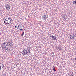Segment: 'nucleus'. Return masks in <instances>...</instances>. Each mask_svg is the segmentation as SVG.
Returning <instances> with one entry per match:
<instances>
[{
    "instance_id": "f03ea898",
    "label": "nucleus",
    "mask_w": 76,
    "mask_h": 76,
    "mask_svg": "<svg viewBox=\"0 0 76 76\" xmlns=\"http://www.w3.org/2000/svg\"><path fill=\"white\" fill-rule=\"evenodd\" d=\"M5 20V21L4 20H2V21H3L4 23L6 24H9V23H11L12 20L11 18H6Z\"/></svg>"
},
{
    "instance_id": "f8f14e48",
    "label": "nucleus",
    "mask_w": 76,
    "mask_h": 76,
    "mask_svg": "<svg viewBox=\"0 0 76 76\" xmlns=\"http://www.w3.org/2000/svg\"><path fill=\"white\" fill-rule=\"evenodd\" d=\"M52 68L53 70L55 71H56V70H55V67H54V66H53Z\"/></svg>"
},
{
    "instance_id": "f257e3e1",
    "label": "nucleus",
    "mask_w": 76,
    "mask_h": 76,
    "mask_svg": "<svg viewBox=\"0 0 76 76\" xmlns=\"http://www.w3.org/2000/svg\"><path fill=\"white\" fill-rule=\"evenodd\" d=\"M31 48L29 47L27 48L26 50H24L23 51V53L24 55H25L26 54H27L28 56H29V53H31Z\"/></svg>"
},
{
    "instance_id": "6ab92c4d",
    "label": "nucleus",
    "mask_w": 76,
    "mask_h": 76,
    "mask_svg": "<svg viewBox=\"0 0 76 76\" xmlns=\"http://www.w3.org/2000/svg\"><path fill=\"white\" fill-rule=\"evenodd\" d=\"M75 60L76 61V58H75Z\"/></svg>"
},
{
    "instance_id": "20e7f679",
    "label": "nucleus",
    "mask_w": 76,
    "mask_h": 76,
    "mask_svg": "<svg viewBox=\"0 0 76 76\" xmlns=\"http://www.w3.org/2000/svg\"><path fill=\"white\" fill-rule=\"evenodd\" d=\"M18 26L20 30H23L24 28V26L22 24H20L18 25Z\"/></svg>"
},
{
    "instance_id": "1a4fd4ad",
    "label": "nucleus",
    "mask_w": 76,
    "mask_h": 76,
    "mask_svg": "<svg viewBox=\"0 0 76 76\" xmlns=\"http://www.w3.org/2000/svg\"><path fill=\"white\" fill-rule=\"evenodd\" d=\"M58 49L59 50H61V51L63 50V49H61V46H58Z\"/></svg>"
},
{
    "instance_id": "39448f33",
    "label": "nucleus",
    "mask_w": 76,
    "mask_h": 76,
    "mask_svg": "<svg viewBox=\"0 0 76 76\" xmlns=\"http://www.w3.org/2000/svg\"><path fill=\"white\" fill-rule=\"evenodd\" d=\"M50 37L51 38V39L52 41H56V38H57V37H56L55 36H54L53 35H50Z\"/></svg>"
},
{
    "instance_id": "0eeeda50",
    "label": "nucleus",
    "mask_w": 76,
    "mask_h": 76,
    "mask_svg": "<svg viewBox=\"0 0 76 76\" xmlns=\"http://www.w3.org/2000/svg\"><path fill=\"white\" fill-rule=\"evenodd\" d=\"M10 48H9V47L8 45L5 46L4 47V49L5 50H9V49Z\"/></svg>"
},
{
    "instance_id": "7ed1b4c3",
    "label": "nucleus",
    "mask_w": 76,
    "mask_h": 76,
    "mask_svg": "<svg viewBox=\"0 0 76 76\" xmlns=\"http://www.w3.org/2000/svg\"><path fill=\"white\" fill-rule=\"evenodd\" d=\"M5 7L7 10H10V8H11V7L10 6V4H9L5 5Z\"/></svg>"
},
{
    "instance_id": "6e6552de",
    "label": "nucleus",
    "mask_w": 76,
    "mask_h": 76,
    "mask_svg": "<svg viewBox=\"0 0 76 76\" xmlns=\"http://www.w3.org/2000/svg\"><path fill=\"white\" fill-rule=\"evenodd\" d=\"M42 18L43 20H46L47 18V17H46V15H45H45H44L42 16Z\"/></svg>"
},
{
    "instance_id": "ddd939ff",
    "label": "nucleus",
    "mask_w": 76,
    "mask_h": 76,
    "mask_svg": "<svg viewBox=\"0 0 76 76\" xmlns=\"http://www.w3.org/2000/svg\"><path fill=\"white\" fill-rule=\"evenodd\" d=\"M63 16L64 18H66V15L64 14L63 15Z\"/></svg>"
},
{
    "instance_id": "423d86ee",
    "label": "nucleus",
    "mask_w": 76,
    "mask_h": 76,
    "mask_svg": "<svg viewBox=\"0 0 76 76\" xmlns=\"http://www.w3.org/2000/svg\"><path fill=\"white\" fill-rule=\"evenodd\" d=\"M70 37L71 39H73L75 38V36L74 34H72L70 35Z\"/></svg>"
},
{
    "instance_id": "a211bd4d",
    "label": "nucleus",
    "mask_w": 76,
    "mask_h": 76,
    "mask_svg": "<svg viewBox=\"0 0 76 76\" xmlns=\"http://www.w3.org/2000/svg\"><path fill=\"white\" fill-rule=\"evenodd\" d=\"M17 28V27L16 26H15V28Z\"/></svg>"
},
{
    "instance_id": "4468645a",
    "label": "nucleus",
    "mask_w": 76,
    "mask_h": 76,
    "mask_svg": "<svg viewBox=\"0 0 76 76\" xmlns=\"http://www.w3.org/2000/svg\"><path fill=\"white\" fill-rule=\"evenodd\" d=\"M24 32H23L22 33V34H21V36L23 37V35H24Z\"/></svg>"
},
{
    "instance_id": "9d476101",
    "label": "nucleus",
    "mask_w": 76,
    "mask_h": 76,
    "mask_svg": "<svg viewBox=\"0 0 76 76\" xmlns=\"http://www.w3.org/2000/svg\"><path fill=\"white\" fill-rule=\"evenodd\" d=\"M2 46H3V48H4V47H6V46H5V43L2 44Z\"/></svg>"
},
{
    "instance_id": "2eb2a0df",
    "label": "nucleus",
    "mask_w": 76,
    "mask_h": 76,
    "mask_svg": "<svg viewBox=\"0 0 76 76\" xmlns=\"http://www.w3.org/2000/svg\"><path fill=\"white\" fill-rule=\"evenodd\" d=\"M7 44L8 45H10V42L8 43Z\"/></svg>"
},
{
    "instance_id": "9b49d317",
    "label": "nucleus",
    "mask_w": 76,
    "mask_h": 76,
    "mask_svg": "<svg viewBox=\"0 0 76 76\" xmlns=\"http://www.w3.org/2000/svg\"><path fill=\"white\" fill-rule=\"evenodd\" d=\"M73 3L74 4H75V5H76V1H74L73 2Z\"/></svg>"
},
{
    "instance_id": "dca6fc26",
    "label": "nucleus",
    "mask_w": 76,
    "mask_h": 76,
    "mask_svg": "<svg viewBox=\"0 0 76 76\" xmlns=\"http://www.w3.org/2000/svg\"><path fill=\"white\" fill-rule=\"evenodd\" d=\"M1 66H0V70H1Z\"/></svg>"
},
{
    "instance_id": "f3484780",
    "label": "nucleus",
    "mask_w": 76,
    "mask_h": 76,
    "mask_svg": "<svg viewBox=\"0 0 76 76\" xmlns=\"http://www.w3.org/2000/svg\"><path fill=\"white\" fill-rule=\"evenodd\" d=\"M2 67H4V66H3V64H2Z\"/></svg>"
}]
</instances>
